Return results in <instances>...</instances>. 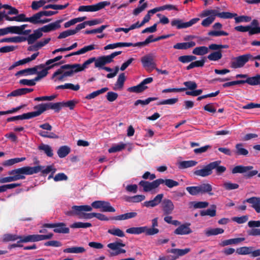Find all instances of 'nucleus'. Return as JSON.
<instances>
[{"label":"nucleus","instance_id":"obj_1","mask_svg":"<svg viewBox=\"0 0 260 260\" xmlns=\"http://www.w3.org/2000/svg\"><path fill=\"white\" fill-rule=\"evenodd\" d=\"M94 209H100L101 211L106 212H114L115 209L111 206L109 202L104 201H95L91 203V206L89 205L73 206L72 210L67 212L68 216L77 215L80 218H83L84 212H89Z\"/></svg>","mask_w":260,"mask_h":260},{"label":"nucleus","instance_id":"obj_2","mask_svg":"<svg viewBox=\"0 0 260 260\" xmlns=\"http://www.w3.org/2000/svg\"><path fill=\"white\" fill-rule=\"evenodd\" d=\"M96 60L97 58L95 57H93L86 60L82 64L74 63L66 64L61 66L59 69L53 74L52 79L58 76L56 80L63 81L64 78L72 77L74 73L84 70L88 65L93 62L95 63Z\"/></svg>","mask_w":260,"mask_h":260},{"label":"nucleus","instance_id":"obj_3","mask_svg":"<svg viewBox=\"0 0 260 260\" xmlns=\"http://www.w3.org/2000/svg\"><path fill=\"white\" fill-rule=\"evenodd\" d=\"M32 169L29 166L23 167L14 169L8 172V174L11 176L0 178V183H5L15 181L18 180L24 179L25 175H30Z\"/></svg>","mask_w":260,"mask_h":260},{"label":"nucleus","instance_id":"obj_4","mask_svg":"<svg viewBox=\"0 0 260 260\" xmlns=\"http://www.w3.org/2000/svg\"><path fill=\"white\" fill-rule=\"evenodd\" d=\"M260 60V55L253 56L251 54L247 53L239 56L234 58V60L231 62V67L233 69L240 68L243 67L249 60Z\"/></svg>","mask_w":260,"mask_h":260},{"label":"nucleus","instance_id":"obj_5","mask_svg":"<svg viewBox=\"0 0 260 260\" xmlns=\"http://www.w3.org/2000/svg\"><path fill=\"white\" fill-rule=\"evenodd\" d=\"M126 232L131 234L139 235L145 233L146 235L151 236L155 235L159 232L157 228H148L147 226L140 227H132L127 229Z\"/></svg>","mask_w":260,"mask_h":260},{"label":"nucleus","instance_id":"obj_6","mask_svg":"<svg viewBox=\"0 0 260 260\" xmlns=\"http://www.w3.org/2000/svg\"><path fill=\"white\" fill-rule=\"evenodd\" d=\"M253 167L252 166H244L239 165L235 167L232 170V174L246 173L244 175L246 178H250L258 173L257 170H252Z\"/></svg>","mask_w":260,"mask_h":260},{"label":"nucleus","instance_id":"obj_7","mask_svg":"<svg viewBox=\"0 0 260 260\" xmlns=\"http://www.w3.org/2000/svg\"><path fill=\"white\" fill-rule=\"evenodd\" d=\"M110 5L108 1H103L93 5L81 6L78 10L79 12H96Z\"/></svg>","mask_w":260,"mask_h":260},{"label":"nucleus","instance_id":"obj_8","mask_svg":"<svg viewBox=\"0 0 260 260\" xmlns=\"http://www.w3.org/2000/svg\"><path fill=\"white\" fill-rule=\"evenodd\" d=\"M125 246V244L122 243V240L120 239H119L117 241L109 243L107 245V247L113 251L110 252V255L112 256L118 255L121 253H125L126 250L121 248V247Z\"/></svg>","mask_w":260,"mask_h":260},{"label":"nucleus","instance_id":"obj_9","mask_svg":"<svg viewBox=\"0 0 260 260\" xmlns=\"http://www.w3.org/2000/svg\"><path fill=\"white\" fill-rule=\"evenodd\" d=\"M199 20V18H194L188 22H184L182 19H174L171 21V24L172 26L176 27L177 29H180L191 26Z\"/></svg>","mask_w":260,"mask_h":260},{"label":"nucleus","instance_id":"obj_10","mask_svg":"<svg viewBox=\"0 0 260 260\" xmlns=\"http://www.w3.org/2000/svg\"><path fill=\"white\" fill-rule=\"evenodd\" d=\"M29 168L32 169L31 173H30V175L34 174H37L41 172L42 174V175L45 176L49 173H51L52 174H54L56 171V169L53 165L47 166L45 168V166L41 165H38L34 167H29Z\"/></svg>","mask_w":260,"mask_h":260},{"label":"nucleus","instance_id":"obj_11","mask_svg":"<svg viewBox=\"0 0 260 260\" xmlns=\"http://www.w3.org/2000/svg\"><path fill=\"white\" fill-rule=\"evenodd\" d=\"M161 208L163 211L164 215H169L173 213L175 207L171 200L165 199L161 202Z\"/></svg>","mask_w":260,"mask_h":260},{"label":"nucleus","instance_id":"obj_12","mask_svg":"<svg viewBox=\"0 0 260 260\" xmlns=\"http://www.w3.org/2000/svg\"><path fill=\"white\" fill-rule=\"evenodd\" d=\"M139 185L143 187L144 191L149 192L159 186L158 179L155 180L151 182L145 180H141L139 182Z\"/></svg>","mask_w":260,"mask_h":260},{"label":"nucleus","instance_id":"obj_13","mask_svg":"<svg viewBox=\"0 0 260 260\" xmlns=\"http://www.w3.org/2000/svg\"><path fill=\"white\" fill-rule=\"evenodd\" d=\"M53 103L40 104L34 107L36 111L32 112L34 117L38 116L44 112L49 109H52Z\"/></svg>","mask_w":260,"mask_h":260},{"label":"nucleus","instance_id":"obj_14","mask_svg":"<svg viewBox=\"0 0 260 260\" xmlns=\"http://www.w3.org/2000/svg\"><path fill=\"white\" fill-rule=\"evenodd\" d=\"M141 60L143 67L147 71L150 69L151 70L155 69L156 64L153 61L152 56L150 55L144 56L141 58Z\"/></svg>","mask_w":260,"mask_h":260},{"label":"nucleus","instance_id":"obj_15","mask_svg":"<svg viewBox=\"0 0 260 260\" xmlns=\"http://www.w3.org/2000/svg\"><path fill=\"white\" fill-rule=\"evenodd\" d=\"M235 29L240 32H246L248 31L250 36L260 34V27H252L250 25L237 26L235 27Z\"/></svg>","mask_w":260,"mask_h":260},{"label":"nucleus","instance_id":"obj_16","mask_svg":"<svg viewBox=\"0 0 260 260\" xmlns=\"http://www.w3.org/2000/svg\"><path fill=\"white\" fill-rule=\"evenodd\" d=\"M190 223L186 222L180 225L174 231V233L178 235H188L192 232L190 228Z\"/></svg>","mask_w":260,"mask_h":260},{"label":"nucleus","instance_id":"obj_17","mask_svg":"<svg viewBox=\"0 0 260 260\" xmlns=\"http://www.w3.org/2000/svg\"><path fill=\"white\" fill-rule=\"evenodd\" d=\"M63 21V19L57 20L54 22L49 23L48 25H44L40 28L42 32H48L51 31H53L61 27L60 23Z\"/></svg>","mask_w":260,"mask_h":260},{"label":"nucleus","instance_id":"obj_18","mask_svg":"<svg viewBox=\"0 0 260 260\" xmlns=\"http://www.w3.org/2000/svg\"><path fill=\"white\" fill-rule=\"evenodd\" d=\"M213 173L211 162L204 166L203 169L197 170L193 172V174L197 176L205 177L211 175Z\"/></svg>","mask_w":260,"mask_h":260},{"label":"nucleus","instance_id":"obj_19","mask_svg":"<svg viewBox=\"0 0 260 260\" xmlns=\"http://www.w3.org/2000/svg\"><path fill=\"white\" fill-rule=\"evenodd\" d=\"M113 61V58L111 54L100 56L97 58V60L94 63L95 67H103L105 64Z\"/></svg>","mask_w":260,"mask_h":260},{"label":"nucleus","instance_id":"obj_20","mask_svg":"<svg viewBox=\"0 0 260 260\" xmlns=\"http://www.w3.org/2000/svg\"><path fill=\"white\" fill-rule=\"evenodd\" d=\"M163 197L164 194H158L157 196L155 197V198L153 200L144 202L143 203V205L147 208L154 207L162 202Z\"/></svg>","mask_w":260,"mask_h":260},{"label":"nucleus","instance_id":"obj_21","mask_svg":"<svg viewBox=\"0 0 260 260\" xmlns=\"http://www.w3.org/2000/svg\"><path fill=\"white\" fill-rule=\"evenodd\" d=\"M190 251V249L186 248L184 249L173 248L168 250V252L174 254V255H171L172 260H175L179 256L185 255Z\"/></svg>","mask_w":260,"mask_h":260},{"label":"nucleus","instance_id":"obj_22","mask_svg":"<svg viewBox=\"0 0 260 260\" xmlns=\"http://www.w3.org/2000/svg\"><path fill=\"white\" fill-rule=\"evenodd\" d=\"M44 66L42 64H40L38 66H36L34 67L33 68H27L24 70H20L18 72H17L15 74L16 76L22 75L26 74L27 75H34L36 73H37V70H40L41 69L44 68Z\"/></svg>","mask_w":260,"mask_h":260},{"label":"nucleus","instance_id":"obj_23","mask_svg":"<svg viewBox=\"0 0 260 260\" xmlns=\"http://www.w3.org/2000/svg\"><path fill=\"white\" fill-rule=\"evenodd\" d=\"M251 204V207L255 209L257 213H260V198L251 197L245 200L244 202Z\"/></svg>","mask_w":260,"mask_h":260},{"label":"nucleus","instance_id":"obj_24","mask_svg":"<svg viewBox=\"0 0 260 260\" xmlns=\"http://www.w3.org/2000/svg\"><path fill=\"white\" fill-rule=\"evenodd\" d=\"M200 194L208 193L209 196H213L212 186L209 183H203L198 186Z\"/></svg>","mask_w":260,"mask_h":260},{"label":"nucleus","instance_id":"obj_25","mask_svg":"<svg viewBox=\"0 0 260 260\" xmlns=\"http://www.w3.org/2000/svg\"><path fill=\"white\" fill-rule=\"evenodd\" d=\"M34 117L32 112L24 113L22 115L9 117L7 119V122H10L19 120L29 119Z\"/></svg>","mask_w":260,"mask_h":260},{"label":"nucleus","instance_id":"obj_26","mask_svg":"<svg viewBox=\"0 0 260 260\" xmlns=\"http://www.w3.org/2000/svg\"><path fill=\"white\" fill-rule=\"evenodd\" d=\"M220 160H217L211 162L212 170L215 169L217 175H219L226 171V168L224 166H220Z\"/></svg>","mask_w":260,"mask_h":260},{"label":"nucleus","instance_id":"obj_27","mask_svg":"<svg viewBox=\"0 0 260 260\" xmlns=\"http://www.w3.org/2000/svg\"><path fill=\"white\" fill-rule=\"evenodd\" d=\"M196 45V43L193 41H190L188 42L178 43L173 46V48L175 49L186 50L195 46Z\"/></svg>","mask_w":260,"mask_h":260},{"label":"nucleus","instance_id":"obj_28","mask_svg":"<svg viewBox=\"0 0 260 260\" xmlns=\"http://www.w3.org/2000/svg\"><path fill=\"white\" fill-rule=\"evenodd\" d=\"M137 213L135 212H132L126 213L123 214H121L116 216L111 217V220H124L136 217Z\"/></svg>","mask_w":260,"mask_h":260},{"label":"nucleus","instance_id":"obj_29","mask_svg":"<svg viewBox=\"0 0 260 260\" xmlns=\"http://www.w3.org/2000/svg\"><path fill=\"white\" fill-rule=\"evenodd\" d=\"M55 229H53V231L56 233H62V234H68L70 232V229L69 228L66 227V224L63 222H58L56 223Z\"/></svg>","mask_w":260,"mask_h":260},{"label":"nucleus","instance_id":"obj_30","mask_svg":"<svg viewBox=\"0 0 260 260\" xmlns=\"http://www.w3.org/2000/svg\"><path fill=\"white\" fill-rule=\"evenodd\" d=\"M25 41V37L15 36L10 38H3L0 40L1 43H20Z\"/></svg>","mask_w":260,"mask_h":260},{"label":"nucleus","instance_id":"obj_31","mask_svg":"<svg viewBox=\"0 0 260 260\" xmlns=\"http://www.w3.org/2000/svg\"><path fill=\"white\" fill-rule=\"evenodd\" d=\"M159 185L161 184H165L169 188H172L179 185V182L171 179H158Z\"/></svg>","mask_w":260,"mask_h":260},{"label":"nucleus","instance_id":"obj_32","mask_svg":"<svg viewBox=\"0 0 260 260\" xmlns=\"http://www.w3.org/2000/svg\"><path fill=\"white\" fill-rule=\"evenodd\" d=\"M132 46V43L128 42H118L113 44H110L104 47V50L113 49L117 47H131Z\"/></svg>","mask_w":260,"mask_h":260},{"label":"nucleus","instance_id":"obj_33","mask_svg":"<svg viewBox=\"0 0 260 260\" xmlns=\"http://www.w3.org/2000/svg\"><path fill=\"white\" fill-rule=\"evenodd\" d=\"M126 80V77L125 76V74L124 73H122L119 74L118 76V79L116 83L115 84V87L114 88V90L119 89L121 90L122 89L124 83Z\"/></svg>","mask_w":260,"mask_h":260},{"label":"nucleus","instance_id":"obj_34","mask_svg":"<svg viewBox=\"0 0 260 260\" xmlns=\"http://www.w3.org/2000/svg\"><path fill=\"white\" fill-rule=\"evenodd\" d=\"M224 230L221 228H208L204 231L205 235L207 237L215 236L223 233Z\"/></svg>","mask_w":260,"mask_h":260},{"label":"nucleus","instance_id":"obj_35","mask_svg":"<svg viewBox=\"0 0 260 260\" xmlns=\"http://www.w3.org/2000/svg\"><path fill=\"white\" fill-rule=\"evenodd\" d=\"M86 251L85 249L83 247H71L63 249L64 253H82Z\"/></svg>","mask_w":260,"mask_h":260},{"label":"nucleus","instance_id":"obj_36","mask_svg":"<svg viewBox=\"0 0 260 260\" xmlns=\"http://www.w3.org/2000/svg\"><path fill=\"white\" fill-rule=\"evenodd\" d=\"M148 88L147 86H143L141 83L136 86L128 87L127 90L130 92L136 93H141Z\"/></svg>","mask_w":260,"mask_h":260},{"label":"nucleus","instance_id":"obj_37","mask_svg":"<svg viewBox=\"0 0 260 260\" xmlns=\"http://www.w3.org/2000/svg\"><path fill=\"white\" fill-rule=\"evenodd\" d=\"M38 148L39 150L43 151L48 157H52L53 155L52 148L47 144L42 143L38 146Z\"/></svg>","mask_w":260,"mask_h":260},{"label":"nucleus","instance_id":"obj_38","mask_svg":"<svg viewBox=\"0 0 260 260\" xmlns=\"http://www.w3.org/2000/svg\"><path fill=\"white\" fill-rule=\"evenodd\" d=\"M22 236L23 239L21 241L24 242V243L41 241L40 235H29Z\"/></svg>","mask_w":260,"mask_h":260},{"label":"nucleus","instance_id":"obj_39","mask_svg":"<svg viewBox=\"0 0 260 260\" xmlns=\"http://www.w3.org/2000/svg\"><path fill=\"white\" fill-rule=\"evenodd\" d=\"M243 145L242 143L237 144L235 146V153L237 155L246 156L248 154V151L243 147Z\"/></svg>","mask_w":260,"mask_h":260},{"label":"nucleus","instance_id":"obj_40","mask_svg":"<svg viewBox=\"0 0 260 260\" xmlns=\"http://www.w3.org/2000/svg\"><path fill=\"white\" fill-rule=\"evenodd\" d=\"M216 206L214 205L211 206V208L207 209L206 210H202L200 212V215L202 216L208 215L210 217H214L216 213Z\"/></svg>","mask_w":260,"mask_h":260},{"label":"nucleus","instance_id":"obj_41","mask_svg":"<svg viewBox=\"0 0 260 260\" xmlns=\"http://www.w3.org/2000/svg\"><path fill=\"white\" fill-rule=\"evenodd\" d=\"M71 151L70 148L68 146H62L59 147L57 154L60 158H63L68 155Z\"/></svg>","mask_w":260,"mask_h":260},{"label":"nucleus","instance_id":"obj_42","mask_svg":"<svg viewBox=\"0 0 260 260\" xmlns=\"http://www.w3.org/2000/svg\"><path fill=\"white\" fill-rule=\"evenodd\" d=\"M157 97H149L145 100H137L134 103V106H137L141 105L142 106L149 104L151 102L156 101L158 100Z\"/></svg>","mask_w":260,"mask_h":260},{"label":"nucleus","instance_id":"obj_43","mask_svg":"<svg viewBox=\"0 0 260 260\" xmlns=\"http://www.w3.org/2000/svg\"><path fill=\"white\" fill-rule=\"evenodd\" d=\"M145 199V196L142 194H138L133 197H128L126 198V201L129 203H139Z\"/></svg>","mask_w":260,"mask_h":260},{"label":"nucleus","instance_id":"obj_44","mask_svg":"<svg viewBox=\"0 0 260 260\" xmlns=\"http://www.w3.org/2000/svg\"><path fill=\"white\" fill-rule=\"evenodd\" d=\"M198 162L195 160H184L179 163V168L186 169L196 166Z\"/></svg>","mask_w":260,"mask_h":260},{"label":"nucleus","instance_id":"obj_45","mask_svg":"<svg viewBox=\"0 0 260 260\" xmlns=\"http://www.w3.org/2000/svg\"><path fill=\"white\" fill-rule=\"evenodd\" d=\"M25 157H21V158H11L8 160H6L4 161L3 162V165L4 166H11L15 164L24 161L25 160Z\"/></svg>","mask_w":260,"mask_h":260},{"label":"nucleus","instance_id":"obj_46","mask_svg":"<svg viewBox=\"0 0 260 260\" xmlns=\"http://www.w3.org/2000/svg\"><path fill=\"white\" fill-rule=\"evenodd\" d=\"M222 56L221 50H218L211 53L208 55L207 58L211 61H217L221 59Z\"/></svg>","mask_w":260,"mask_h":260},{"label":"nucleus","instance_id":"obj_47","mask_svg":"<svg viewBox=\"0 0 260 260\" xmlns=\"http://www.w3.org/2000/svg\"><path fill=\"white\" fill-rule=\"evenodd\" d=\"M70 89L74 91H77L80 89V85L79 84L74 85L72 83H66L64 85H60L56 87V89Z\"/></svg>","mask_w":260,"mask_h":260},{"label":"nucleus","instance_id":"obj_48","mask_svg":"<svg viewBox=\"0 0 260 260\" xmlns=\"http://www.w3.org/2000/svg\"><path fill=\"white\" fill-rule=\"evenodd\" d=\"M208 52V48L206 46L196 47L192 51V53L197 55H204Z\"/></svg>","mask_w":260,"mask_h":260},{"label":"nucleus","instance_id":"obj_49","mask_svg":"<svg viewBox=\"0 0 260 260\" xmlns=\"http://www.w3.org/2000/svg\"><path fill=\"white\" fill-rule=\"evenodd\" d=\"M43 16L41 11L36 13L33 15L31 17H28V22L32 23V24H39L40 23L41 17Z\"/></svg>","mask_w":260,"mask_h":260},{"label":"nucleus","instance_id":"obj_50","mask_svg":"<svg viewBox=\"0 0 260 260\" xmlns=\"http://www.w3.org/2000/svg\"><path fill=\"white\" fill-rule=\"evenodd\" d=\"M107 232L114 236H117L118 237H124L125 236L124 233L120 229L118 228H113L112 229H109Z\"/></svg>","mask_w":260,"mask_h":260},{"label":"nucleus","instance_id":"obj_51","mask_svg":"<svg viewBox=\"0 0 260 260\" xmlns=\"http://www.w3.org/2000/svg\"><path fill=\"white\" fill-rule=\"evenodd\" d=\"M253 249V247L251 246H243L239 247L236 249V252L240 255H247L250 254L251 250Z\"/></svg>","mask_w":260,"mask_h":260},{"label":"nucleus","instance_id":"obj_52","mask_svg":"<svg viewBox=\"0 0 260 260\" xmlns=\"http://www.w3.org/2000/svg\"><path fill=\"white\" fill-rule=\"evenodd\" d=\"M236 16H237V14L232 13L229 12H222L221 13H218L216 10V16L223 19H230Z\"/></svg>","mask_w":260,"mask_h":260},{"label":"nucleus","instance_id":"obj_53","mask_svg":"<svg viewBox=\"0 0 260 260\" xmlns=\"http://www.w3.org/2000/svg\"><path fill=\"white\" fill-rule=\"evenodd\" d=\"M92 226L91 223L89 222H76L72 224L70 227L73 229L75 228H87Z\"/></svg>","mask_w":260,"mask_h":260},{"label":"nucleus","instance_id":"obj_54","mask_svg":"<svg viewBox=\"0 0 260 260\" xmlns=\"http://www.w3.org/2000/svg\"><path fill=\"white\" fill-rule=\"evenodd\" d=\"M205 62V59H203L200 60H197L194 62H191L188 66L186 67V70H189L195 67H203Z\"/></svg>","mask_w":260,"mask_h":260},{"label":"nucleus","instance_id":"obj_55","mask_svg":"<svg viewBox=\"0 0 260 260\" xmlns=\"http://www.w3.org/2000/svg\"><path fill=\"white\" fill-rule=\"evenodd\" d=\"M125 146L126 144L123 143L114 145L109 149L108 152L109 153H115L116 152L120 151L125 148Z\"/></svg>","mask_w":260,"mask_h":260},{"label":"nucleus","instance_id":"obj_56","mask_svg":"<svg viewBox=\"0 0 260 260\" xmlns=\"http://www.w3.org/2000/svg\"><path fill=\"white\" fill-rule=\"evenodd\" d=\"M196 59L197 57L193 55H183L178 57V60L183 63L191 62Z\"/></svg>","mask_w":260,"mask_h":260},{"label":"nucleus","instance_id":"obj_57","mask_svg":"<svg viewBox=\"0 0 260 260\" xmlns=\"http://www.w3.org/2000/svg\"><path fill=\"white\" fill-rule=\"evenodd\" d=\"M38 134L39 136L44 137V138H48L51 139H58V136L54 134V133L51 132L48 133L47 132L43 131H39L38 132Z\"/></svg>","mask_w":260,"mask_h":260},{"label":"nucleus","instance_id":"obj_58","mask_svg":"<svg viewBox=\"0 0 260 260\" xmlns=\"http://www.w3.org/2000/svg\"><path fill=\"white\" fill-rule=\"evenodd\" d=\"M18 235L11 234H6L4 235L3 241L8 242L10 241H14L18 240Z\"/></svg>","mask_w":260,"mask_h":260},{"label":"nucleus","instance_id":"obj_59","mask_svg":"<svg viewBox=\"0 0 260 260\" xmlns=\"http://www.w3.org/2000/svg\"><path fill=\"white\" fill-rule=\"evenodd\" d=\"M178 101V98H172L167 100H162L156 104L157 106L162 105H173L176 104Z\"/></svg>","mask_w":260,"mask_h":260},{"label":"nucleus","instance_id":"obj_60","mask_svg":"<svg viewBox=\"0 0 260 260\" xmlns=\"http://www.w3.org/2000/svg\"><path fill=\"white\" fill-rule=\"evenodd\" d=\"M94 49V45H90L88 46H84L83 48L77 51L74 52L75 55H80L82 54H84L87 51H91Z\"/></svg>","mask_w":260,"mask_h":260},{"label":"nucleus","instance_id":"obj_61","mask_svg":"<svg viewBox=\"0 0 260 260\" xmlns=\"http://www.w3.org/2000/svg\"><path fill=\"white\" fill-rule=\"evenodd\" d=\"M46 3L47 2L45 0L33 1L31 5V9L34 10H37L40 8L44 6Z\"/></svg>","mask_w":260,"mask_h":260},{"label":"nucleus","instance_id":"obj_62","mask_svg":"<svg viewBox=\"0 0 260 260\" xmlns=\"http://www.w3.org/2000/svg\"><path fill=\"white\" fill-rule=\"evenodd\" d=\"M42 69L43 70L40 72H38V70H37V73H36L35 74H37V76L35 78V80H36V81H38L43 78L46 77L48 74V72L45 68H42Z\"/></svg>","mask_w":260,"mask_h":260},{"label":"nucleus","instance_id":"obj_63","mask_svg":"<svg viewBox=\"0 0 260 260\" xmlns=\"http://www.w3.org/2000/svg\"><path fill=\"white\" fill-rule=\"evenodd\" d=\"M183 84L186 87H183L184 88H186V90L187 89H189L191 91H192L193 90L196 89L197 87V84L194 81H186L183 83Z\"/></svg>","mask_w":260,"mask_h":260},{"label":"nucleus","instance_id":"obj_64","mask_svg":"<svg viewBox=\"0 0 260 260\" xmlns=\"http://www.w3.org/2000/svg\"><path fill=\"white\" fill-rule=\"evenodd\" d=\"M215 19L214 15L208 16L202 21L201 24L204 27H208L213 22Z\"/></svg>","mask_w":260,"mask_h":260}]
</instances>
